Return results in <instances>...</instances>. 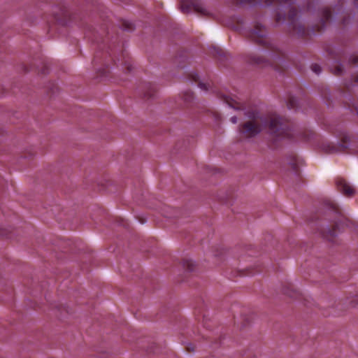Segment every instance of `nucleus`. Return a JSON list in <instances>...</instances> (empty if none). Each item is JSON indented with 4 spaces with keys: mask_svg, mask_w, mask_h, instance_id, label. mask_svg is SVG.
I'll use <instances>...</instances> for the list:
<instances>
[{
    "mask_svg": "<svg viewBox=\"0 0 358 358\" xmlns=\"http://www.w3.org/2000/svg\"><path fill=\"white\" fill-rule=\"evenodd\" d=\"M230 26L235 30L240 31L255 43L263 46L265 49L264 57L255 54H249L246 61L252 65L261 67H271L275 71L282 73L285 70L286 55L278 45L266 36L264 27L255 22L252 29H247L245 22L243 17H234L231 20Z\"/></svg>",
    "mask_w": 358,
    "mask_h": 358,
    "instance_id": "obj_1",
    "label": "nucleus"
},
{
    "mask_svg": "<svg viewBox=\"0 0 358 358\" xmlns=\"http://www.w3.org/2000/svg\"><path fill=\"white\" fill-rule=\"evenodd\" d=\"M294 0H264L266 6L276 5L275 20L276 23L287 21L292 34L299 38H305L310 34H315L322 31L331 22L333 13H339L344 3V0H339L338 5L333 9L330 7L322 8L317 13V21L311 29H307L299 22V12L293 7Z\"/></svg>",
    "mask_w": 358,
    "mask_h": 358,
    "instance_id": "obj_2",
    "label": "nucleus"
},
{
    "mask_svg": "<svg viewBox=\"0 0 358 358\" xmlns=\"http://www.w3.org/2000/svg\"><path fill=\"white\" fill-rule=\"evenodd\" d=\"M266 128L268 129L273 147L280 140L291 138L293 136L292 123L276 114L262 117L253 114L252 120L242 124L239 130L244 136L252 137Z\"/></svg>",
    "mask_w": 358,
    "mask_h": 358,
    "instance_id": "obj_3",
    "label": "nucleus"
},
{
    "mask_svg": "<svg viewBox=\"0 0 358 358\" xmlns=\"http://www.w3.org/2000/svg\"><path fill=\"white\" fill-rule=\"evenodd\" d=\"M181 9L183 13H187L193 9L196 13L202 16L210 17L211 13L199 0H180Z\"/></svg>",
    "mask_w": 358,
    "mask_h": 358,
    "instance_id": "obj_4",
    "label": "nucleus"
},
{
    "mask_svg": "<svg viewBox=\"0 0 358 358\" xmlns=\"http://www.w3.org/2000/svg\"><path fill=\"white\" fill-rule=\"evenodd\" d=\"M327 208L334 212L338 217H339V221L334 222V226L331 229H329V235L330 237H334L336 235L337 230H339L341 226H342V221L345 220L342 215L341 210L336 203L332 201H328L327 202Z\"/></svg>",
    "mask_w": 358,
    "mask_h": 358,
    "instance_id": "obj_5",
    "label": "nucleus"
},
{
    "mask_svg": "<svg viewBox=\"0 0 358 358\" xmlns=\"http://www.w3.org/2000/svg\"><path fill=\"white\" fill-rule=\"evenodd\" d=\"M336 185L338 189L345 196H352L356 192L355 189L343 178H338L336 180Z\"/></svg>",
    "mask_w": 358,
    "mask_h": 358,
    "instance_id": "obj_6",
    "label": "nucleus"
},
{
    "mask_svg": "<svg viewBox=\"0 0 358 358\" xmlns=\"http://www.w3.org/2000/svg\"><path fill=\"white\" fill-rule=\"evenodd\" d=\"M338 137L341 138V143L338 146H332L331 151L332 152H345L350 145V137L345 133H341L338 135Z\"/></svg>",
    "mask_w": 358,
    "mask_h": 358,
    "instance_id": "obj_7",
    "label": "nucleus"
},
{
    "mask_svg": "<svg viewBox=\"0 0 358 358\" xmlns=\"http://www.w3.org/2000/svg\"><path fill=\"white\" fill-rule=\"evenodd\" d=\"M223 99L224 101L231 108L236 110H243L245 108L244 104L238 101L236 98H234L229 96H224Z\"/></svg>",
    "mask_w": 358,
    "mask_h": 358,
    "instance_id": "obj_8",
    "label": "nucleus"
},
{
    "mask_svg": "<svg viewBox=\"0 0 358 358\" xmlns=\"http://www.w3.org/2000/svg\"><path fill=\"white\" fill-rule=\"evenodd\" d=\"M120 57L121 58H117V62H120L121 65L124 66L128 72L131 71V64L128 53L125 51H122Z\"/></svg>",
    "mask_w": 358,
    "mask_h": 358,
    "instance_id": "obj_9",
    "label": "nucleus"
},
{
    "mask_svg": "<svg viewBox=\"0 0 358 358\" xmlns=\"http://www.w3.org/2000/svg\"><path fill=\"white\" fill-rule=\"evenodd\" d=\"M59 13H54V17L56 21L62 23L68 17L69 13L66 8L64 6H61L59 7Z\"/></svg>",
    "mask_w": 358,
    "mask_h": 358,
    "instance_id": "obj_10",
    "label": "nucleus"
},
{
    "mask_svg": "<svg viewBox=\"0 0 358 358\" xmlns=\"http://www.w3.org/2000/svg\"><path fill=\"white\" fill-rule=\"evenodd\" d=\"M189 80L192 82L198 83V86L203 90L208 89L209 84L200 82L199 75L196 73H191L189 75Z\"/></svg>",
    "mask_w": 358,
    "mask_h": 358,
    "instance_id": "obj_11",
    "label": "nucleus"
},
{
    "mask_svg": "<svg viewBox=\"0 0 358 358\" xmlns=\"http://www.w3.org/2000/svg\"><path fill=\"white\" fill-rule=\"evenodd\" d=\"M259 2V0H231V3L236 6H252Z\"/></svg>",
    "mask_w": 358,
    "mask_h": 358,
    "instance_id": "obj_12",
    "label": "nucleus"
},
{
    "mask_svg": "<svg viewBox=\"0 0 358 358\" xmlns=\"http://www.w3.org/2000/svg\"><path fill=\"white\" fill-rule=\"evenodd\" d=\"M287 106L290 109H295L298 106V101L295 97L291 96L287 101Z\"/></svg>",
    "mask_w": 358,
    "mask_h": 358,
    "instance_id": "obj_13",
    "label": "nucleus"
},
{
    "mask_svg": "<svg viewBox=\"0 0 358 358\" xmlns=\"http://www.w3.org/2000/svg\"><path fill=\"white\" fill-rule=\"evenodd\" d=\"M182 99L187 103H190L194 99V94L191 91H187L184 92Z\"/></svg>",
    "mask_w": 358,
    "mask_h": 358,
    "instance_id": "obj_14",
    "label": "nucleus"
},
{
    "mask_svg": "<svg viewBox=\"0 0 358 358\" xmlns=\"http://www.w3.org/2000/svg\"><path fill=\"white\" fill-rule=\"evenodd\" d=\"M184 266L189 271H192L194 270V263L192 260H185L184 262Z\"/></svg>",
    "mask_w": 358,
    "mask_h": 358,
    "instance_id": "obj_15",
    "label": "nucleus"
},
{
    "mask_svg": "<svg viewBox=\"0 0 358 358\" xmlns=\"http://www.w3.org/2000/svg\"><path fill=\"white\" fill-rule=\"evenodd\" d=\"M122 27L125 30L131 31L134 29V24L130 22L124 21L122 23Z\"/></svg>",
    "mask_w": 358,
    "mask_h": 358,
    "instance_id": "obj_16",
    "label": "nucleus"
},
{
    "mask_svg": "<svg viewBox=\"0 0 358 358\" xmlns=\"http://www.w3.org/2000/svg\"><path fill=\"white\" fill-rule=\"evenodd\" d=\"M291 167L292 170L296 173H298V164H297V160L295 157H294L291 162H290Z\"/></svg>",
    "mask_w": 358,
    "mask_h": 358,
    "instance_id": "obj_17",
    "label": "nucleus"
},
{
    "mask_svg": "<svg viewBox=\"0 0 358 358\" xmlns=\"http://www.w3.org/2000/svg\"><path fill=\"white\" fill-rule=\"evenodd\" d=\"M342 72H343V66H342V65H341V64H337V65L334 67V70H333V73H334V74L337 75V76H338V75L341 74V73H342Z\"/></svg>",
    "mask_w": 358,
    "mask_h": 358,
    "instance_id": "obj_18",
    "label": "nucleus"
},
{
    "mask_svg": "<svg viewBox=\"0 0 358 358\" xmlns=\"http://www.w3.org/2000/svg\"><path fill=\"white\" fill-rule=\"evenodd\" d=\"M350 62L353 65H358V55H352L350 58Z\"/></svg>",
    "mask_w": 358,
    "mask_h": 358,
    "instance_id": "obj_19",
    "label": "nucleus"
},
{
    "mask_svg": "<svg viewBox=\"0 0 358 358\" xmlns=\"http://www.w3.org/2000/svg\"><path fill=\"white\" fill-rule=\"evenodd\" d=\"M311 69L316 74H319L322 71L320 66L317 64H313L311 66Z\"/></svg>",
    "mask_w": 358,
    "mask_h": 358,
    "instance_id": "obj_20",
    "label": "nucleus"
},
{
    "mask_svg": "<svg viewBox=\"0 0 358 358\" xmlns=\"http://www.w3.org/2000/svg\"><path fill=\"white\" fill-rule=\"evenodd\" d=\"M349 108H350L352 111H355L358 115V104L356 106L353 105L352 107L349 106Z\"/></svg>",
    "mask_w": 358,
    "mask_h": 358,
    "instance_id": "obj_21",
    "label": "nucleus"
},
{
    "mask_svg": "<svg viewBox=\"0 0 358 358\" xmlns=\"http://www.w3.org/2000/svg\"><path fill=\"white\" fill-rule=\"evenodd\" d=\"M352 80H353L354 84H357L358 83V74L354 75L352 76Z\"/></svg>",
    "mask_w": 358,
    "mask_h": 358,
    "instance_id": "obj_22",
    "label": "nucleus"
},
{
    "mask_svg": "<svg viewBox=\"0 0 358 358\" xmlns=\"http://www.w3.org/2000/svg\"><path fill=\"white\" fill-rule=\"evenodd\" d=\"M153 95V92L151 90H149L146 92H145V96L148 97H151Z\"/></svg>",
    "mask_w": 358,
    "mask_h": 358,
    "instance_id": "obj_23",
    "label": "nucleus"
},
{
    "mask_svg": "<svg viewBox=\"0 0 358 358\" xmlns=\"http://www.w3.org/2000/svg\"><path fill=\"white\" fill-rule=\"evenodd\" d=\"M230 120L233 124H236L237 122V117L236 116H233L230 118Z\"/></svg>",
    "mask_w": 358,
    "mask_h": 358,
    "instance_id": "obj_24",
    "label": "nucleus"
},
{
    "mask_svg": "<svg viewBox=\"0 0 358 358\" xmlns=\"http://www.w3.org/2000/svg\"><path fill=\"white\" fill-rule=\"evenodd\" d=\"M59 310L61 311V313L64 310L66 313H68V310L66 309V308L65 306H61L59 308Z\"/></svg>",
    "mask_w": 358,
    "mask_h": 358,
    "instance_id": "obj_25",
    "label": "nucleus"
},
{
    "mask_svg": "<svg viewBox=\"0 0 358 358\" xmlns=\"http://www.w3.org/2000/svg\"><path fill=\"white\" fill-rule=\"evenodd\" d=\"M98 57H99V56H98V55H95V57H94V58L93 64H94V65H96V64H98V63H99V62H98Z\"/></svg>",
    "mask_w": 358,
    "mask_h": 358,
    "instance_id": "obj_26",
    "label": "nucleus"
},
{
    "mask_svg": "<svg viewBox=\"0 0 358 358\" xmlns=\"http://www.w3.org/2000/svg\"><path fill=\"white\" fill-rule=\"evenodd\" d=\"M217 53L219 56H222V54L224 53L222 50L220 49V48H217Z\"/></svg>",
    "mask_w": 358,
    "mask_h": 358,
    "instance_id": "obj_27",
    "label": "nucleus"
},
{
    "mask_svg": "<svg viewBox=\"0 0 358 358\" xmlns=\"http://www.w3.org/2000/svg\"><path fill=\"white\" fill-rule=\"evenodd\" d=\"M285 294L289 295V296L291 297H293L294 295L293 294H292L289 290H285Z\"/></svg>",
    "mask_w": 358,
    "mask_h": 358,
    "instance_id": "obj_28",
    "label": "nucleus"
},
{
    "mask_svg": "<svg viewBox=\"0 0 358 358\" xmlns=\"http://www.w3.org/2000/svg\"><path fill=\"white\" fill-rule=\"evenodd\" d=\"M354 4L355 7L358 8V0H354Z\"/></svg>",
    "mask_w": 358,
    "mask_h": 358,
    "instance_id": "obj_29",
    "label": "nucleus"
},
{
    "mask_svg": "<svg viewBox=\"0 0 358 358\" xmlns=\"http://www.w3.org/2000/svg\"><path fill=\"white\" fill-rule=\"evenodd\" d=\"M346 23H347V19L345 17H344V19L343 20V24H345Z\"/></svg>",
    "mask_w": 358,
    "mask_h": 358,
    "instance_id": "obj_30",
    "label": "nucleus"
},
{
    "mask_svg": "<svg viewBox=\"0 0 358 358\" xmlns=\"http://www.w3.org/2000/svg\"><path fill=\"white\" fill-rule=\"evenodd\" d=\"M121 224L123 225L124 227H127V224L124 223V220H122V223H121Z\"/></svg>",
    "mask_w": 358,
    "mask_h": 358,
    "instance_id": "obj_31",
    "label": "nucleus"
},
{
    "mask_svg": "<svg viewBox=\"0 0 358 358\" xmlns=\"http://www.w3.org/2000/svg\"><path fill=\"white\" fill-rule=\"evenodd\" d=\"M140 222H141V224L144 223V221L140 220Z\"/></svg>",
    "mask_w": 358,
    "mask_h": 358,
    "instance_id": "obj_32",
    "label": "nucleus"
}]
</instances>
